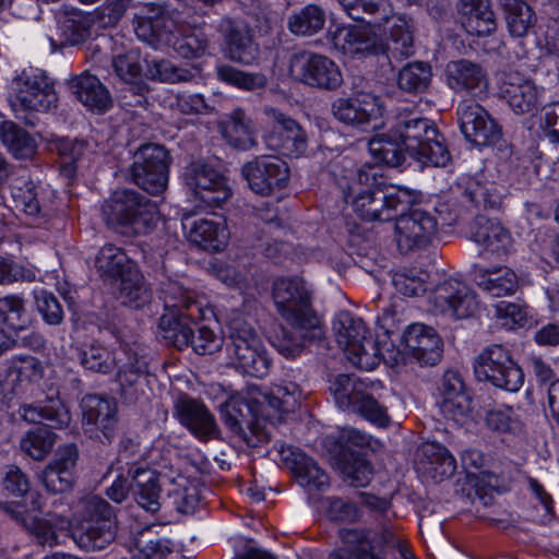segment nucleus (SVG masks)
I'll list each match as a JSON object with an SVG mask.
<instances>
[{
  "label": "nucleus",
  "instance_id": "nucleus-54",
  "mask_svg": "<svg viewBox=\"0 0 559 559\" xmlns=\"http://www.w3.org/2000/svg\"><path fill=\"white\" fill-rule=\"evenodd\" d=\"M56 435L46 427L28 431L20 441L21 450L35 461H43L52 450Z\"/></svg>",
  "mask_w": 559,
  "mask_h": 559
},
{
  "label": "nucleus",
  "instance_id": "nucleus-45",
  "mask_svg": "<svg viewBox=\"0 0 559 559\" xmlns=\"http://www.w3.org/2000/svg\"><path fill=\"white\" fill-rule=\"evenodd\" d=\"M190 321L185 316L163 314L158 322L163 338L179 350L189 347L193 334Z\"/></svg>",
  "mask_w": 559,
  "mask_h": 559
},
{
  "label": "nucleus",
  "instance_id": "nucleus-28",
  "mask_svg": "<svg viewBox=\"0 0 559 559\" xmlns=\"http://www.w3.org/2000/svg\"><path fill=\"white\" fill-rule=\"evenodd\" d=\"M370 25H350L338 28L334 34L335 46L340 47L344 53L350 56L383 52L384 45L371 29Z\"/></svg>",
  "mask_w": 559,
  "mask_h": 559
},
{
  "label": "nucleus",
  "instance_id": "nucleus-59",
  "mask_svg": "<svg viewBox=\"0 0 559 559\" xmlns=\"http://www.w3.org/2000/svg\"><path fill=\"white\" fill-rule=\"evenodd\" d=\"M11 195L14 205L28 216H37L40 213V204L34 183L22 178L14 179L10 183Z\"/></svg>",
  "mask_w": 559,
  "mask_h": 559
},
{
  "label": "nucleus",
  "instance_id": "nucleus-64",
  "mask_svg": "<svg viewBox=\"0 0 559 559\" xmlns=\"http://www.w3.org/2000/svg\"><path fill=\"white\" fill-rule=\"evenodd\" d=\"M353 411L358 413L366 420L381 428L388 427L391 423L386 407L366 392L360 396L359 402L355 405Z\"/></svg>",
  "mask_w": 559,
  "mask_h": 559
},
{
  "label": "nucleus",
  "instance_id": "nucleus-21",
  "mask_svg": "<svg viewBox=\"0 0 559 559\" xmlns=\"http://www.w3.org/2000/svg\"><path fill=\"white\" fill-rule=\"evenodd\" d=\"M15 85V99L22 109L48 111L57 107L58 97L53 83L46 75L23 73L16 79Z\"/></svg>",
  "mask_w": 559,
  "mask_h": 559
},
{
  "label": "nucleus",
  "instance_id": "nucleus-61",
  "mask_svg": "<svg viewBox=\"0 0 559 559\" xmlns=\"http://www.w3.org/2000/svg\"><path fill=\"white\" fill-rule=\"evenodd\" d=\"M368 146L372 156L388 166L399 167L405 160V150L385 135L373 138Z\"/></svg>",
  "mask_w": 559,
  "mask_h": 559
},
{
  "label": "nucleus",
  "instance_id": "nucleus-34",
  "mask_svg": "<svg viewBox=\"0 0 559 559\" xmlns=\"http://www.w3.org/2000/svg\"><path fill=\"white\" fill-rule=\"evenodd\" d=\"M460 14L462 26L473 36H489L497 28L489 0H461Z\"/></svg>",
  "mask_w": 559,
  "mask_h": 559
},
{
  "label": "nucleus",
  "instance_id": "nucleus-33",
  "mask_svg": "<svg viewBox=\"0 0 559 559\" xmlns=\"http://www.w3.org/2000/svg\"><path fill=\"white\" fill-rule=\"evenodd\" d=\"M448 85L455 92L472 93L487 86V72L480 63L467 59L450 61L445 67Z\"/></svg>",
  "mask_w": 559,
  "mask_h": 559
},
{
  "label": "nucleus",
  "instance_id": "nucleus-25",
  "mask_svg": "<svg viewBox=\"0 0 559 559\" xmlns=\"http://www.w3.org/2000/svg\"><path fill=\"white\" fill-rule=\"evenodd\" d=\"M403 343L409 355L420 365L435 366L442 357V341L438 333L425 324H412L403 334Z\"/></svg>",
  "mask_w": 559,
  "mask_h": 559
},
{
  "label": "nucleus",
  "instance_id": "nucleus-36",
  "mask_svg": "<svg viewBox=\"0 0 559 559\" xmlns=\"http://www.w3.org/2000/svg\"><path fill=\"white\" fill-rule=\"evenodd\" d=\"M472 239L486 251L498 255L507 254L511 246L509 231L497 221L477 216L471 227Z\"/></svg>",
  "mask_w": 559,
  "mask_h": 559
},
{
  "label": "nucleus",
  "instance_id": "nucleus-41",
  "mask_svg": "<svg viewBox=\"0 0 559 559\" xmlns=\"http://www.w3.org/2000/svg\"><path fill=\"white\" fill-rule=\"evenodd\" d=\"M475 281L481 289L493 297L512 295L519 286L516 274L506 266L496 270L479 269L475 273Z\"/></svg>",
  "mask_w": 559,
  "mask_h": 559
},
{
  "label": "nucleus",
  "instance_id": "nucleus-23",
  "mask_svg": "<svg viewBox=\"0 0 559 559\" xmlns=\"http://www.w3.org/2000/svg\"><path fill=\"white\" fill-rule=\"evenodd\" d=\"M159 294L167 311L165 314L185 316L193 322L203 319V304L199 295L180 282L170 278L163 281Z\"/></svg>",
  "mask_w": 559,
  "mask_h": 559
},
{
  "label": "nucleus",
  "instance_id": "nucleus-63",
  "mask_svg": "<svg viewBox=\"0 0 559 559\" xmlns=\"http://www.w3.org/2000/svg\"><path fill=\"white\" fill-rule=\"evenodd\" d=\"M37 412L43 417V423L47 421L52 428H63L69 426L71 415L64 403L60 399L48 397L45 402H36Z\"/></svg>",
  "mask_w": 559,
  "mask_h": 559
},
{
  "label": "nucleus",
  "instance_id": "nucleus-37",
  "mask_svg": "<svg viewBox=\"0 0 559 559\" xmlns=\"http://www.w3.org/2000/svg\"><path fill=\"white\" fill-rule=\"evenodd\" d=\"M128 361L124 362L117 373L120 384L121 397L128 403H135L143 393L144 381L147 376V364L144 357L136 353H126Z\"/></svg>",
  "mask_w": 559,
  "mask_h": 559
},
{
  "label": "nucleus",
  "instance_id": "nucleus-11",
  "mask_svg": "<svg viewBox=\"0 0 559 559\" xmlns=\"http://www.w3.org/2000/svg\"><path fill=\"white\" fill-rule=\"evenodd\" d=\"M183 180L194 199L205 207H219L231 197L225 177L204 162L186 166Z\"/></svg>",
  "mask_w": 559,
  "mask_h": 559
},
{
  "label": "nucleus",
  "instance_id": "nucleus-16",
  "mask_svg": "<svg viewBox=\"0 0 559 559\" xmlns=\"http://www.w3.org/2000/svg\"><path fill=\"white\" fill-rule=\"evenodd\" d=\"M543 88L519 71L504 72L499 83V97L516 115L532 114L540 105Z\"/></svg>",
  "mask_w": 559,
  "mask_h": 559
},
{
  "label": "nucleus",
  "instance_id": "nucleus-60",
  "mask_svg": "<svg viewBox=\"0 0 559 559\" xmlns=\"http://www.w3.org/2000/svg\"><path fill=\"white\" fill-rule=\"evenodd\" d=\"M146 76L166 83L188 82L193 78L190 70L180 68L169 60H152L147 62Z\"/></svg>",
  "mask_w": 559,
  "mask_h": 559
},
{
  "label": "nucleus",
  "instance_id": "nucleus-18",
  "mask_svg": "<svg viewBox=\"0 0 559 559\" xmlns=\"http://www.w3.org/2000/svg\"><path fill=\"white\" fill-rule=\"evenodd\" d=\"M82 425L85 431L103 435L110 443L118 430V406L114 399L97 394L85 395L81 401Z\"/></svg>",
  "mask_w": 559,
  "mask_h": 559
},
{
  "label": "nucleus",
  "instance_id": "nucleus-43",
  "mask_svg": "<svg viewBox=\"0 0 559 559\" xmlns=\"http://www.w3.org/2000/svg\"><path fill=\"white\" fill-rule=\"evenodd\" d=\"M508 29L512 36L523 37L536 23L532 8L523 0H501Z\"/></svg>",
  "mask_w": 559,
  "mask_h": 559
},
{
  "label": "nucleus",
  "instance_id": "nucleus-6",
  "mask_svg": "<svg viewBox=\"0 0 559 559\" xmlns=\"http://www.w3.org/2000/svg\"><path fill=\"white\" fill-rule=\"evenodd\" d=\"M333 332L340 348L355 366L368 370L378 364V343L360 318L348 311H340L333 321Z\"/></svg>",
  "mask_w": 559,
  "mask_h": 559
},
{
  "label": "nucleus",
  "instance_id": "nucleus-17",
  "mask_svg": "<svg viewBox=\"0 0 559 559\" xmlns=\"http://www.w3.org/2000/svg\"><path fill=\"white\" fill-rule=\"evenodd\" d=\"M221 413L225 425L248 445L257 447L259 443L270 441L267 431L255 418L250 404L246 400L241 397L229 399L221 406Z\"/></svg>",
  "mask_w": 559,
  "mask_h": 559
},
{
  "label": "nucleus",
  "instance_id": "nucleus-55",
  "mask_svg": "<svg viewBox=\"0 0 559 559\" xmlns=\"http://www.w3.org/2000/svg\"><path fill=\"white\" fill-rule=\"evenodd\" d=\"M86 147V142L79 140L62 139L57 142L61 175L68 179H72L75 176L79 163L84 157Z\"/></svg>",
  "mask_w": 559,
  "mask_h": 559
},
{
  "label": "nucleus",
  "instance_id": "nucleus-2",
  "mask_svg": "<svg viewBox=\"0 0 559 559\" xmlns=\"http://www.w3.org/2000/svg\"><path fill=\"white\" fill-rule=\"evenodd\" d=\"M105 224L124 237L145 236L159 222L157 204L131 189L115 191L102 205Z\"/></svg>",
  "mask_w": 559,
  "mask_h": 559
},
{
  "label": "nucleus",
  "instance_id": "nucleus-62",
  "mask_svg": "<svg viewBox=\"0 0 559 559\" xmlns=\"http://www.w3.org/2000/svg\"><path fill=\"white\" fill-rule=\"evenodd\" d=\"M487 427L500 433H520L523 431V423L515 416L512 407L490 409L485 417Z\"/></svg>",
  "mask_w": 559,
  "mask_h": 559
},
{
  "label": "nucleus",
  "instance_id": "nucleus-24",
  "mask_svg": "<svg viewBox=\"0 0 559 559\" xmlns=\"http://www.w3.org/2000/svg\"><path fill=\"white\" fill-rule=\"evenodd\" d=\"M175 21L165 7L146 4L145 13L135 16V33L139 38L151 45H170L174 39Z\"/></svg>",
  "mask_w": 559,
  "mask_h": 559
},
{
  "label": "nucleus",
  "instance_id": "nucleus-52",
  "mask_svg": "<svg viewBox=\"0 0 559 559\" xmlns=\"http://www.w3.org/2000/svg\"><path fill=\"white\" fill-rule=\"evenodd\" d=\"M0 322L14 331L25 330L31 319L27 314L25 300L19 295L0 297Z\"/></svg>",
  "mask_w": 559,
  "mask_h": 559
},
{
  "label": "nucleus",
  "instance_id": "nucleus-30",
  "mask_svg": "<svg viewBox=\"0 0 559 559\" xmlns=\"http://www.w3.org/2000/svg\"><path fill=\"white\" fill-rule=\"evenodd\" d=\"M75 98L88 110L104 114L112 106V98L96 75L83 72L69 82Z\"/></svg>",
  "mask_w": 559,
  "mask_h": 559
},
{
  "label": "nucleus",
  "instance_id": "nucleus-12",
  "mask_svg": "<svg viewBox=\"0 0 559 559\" xmlns=\"http://www.w3.org/2000/svg\"><path fill=\"white\" fill-rule=\"evenodd\" d=\"M241 175L252 192L269 197L288 185L289 167L280 157L262 155L243 164Z\"/></svg>",
  "mask_w": 559,
  "mask_h": 559
},
{
  "label": "nucleus",
  "instance_id": "nucleus-48",
  "mask_svg": "<svg viewBox=\"0 0 559 559\" xmlns=\"http://www.w3.org/2000/svg\"><path fill=\"white\" fill-rule=\"evenodd\" d=\"M431 78V67L423 61H415L400 70L397 85L404 92L419 94L428 90Z\"/></svg>",
  "mask_w": 559,
  "mask_h": 559
},
{
  "label": "nucleus",
  "instance_id": "nucleus-40",
  "mask_svg": "<svg viewBox=\"0 0 559 559\" xmlns=\"http://www.w3.org/2000/svg\"><path fill=\"white\" fill-rule=\"evenodd\" d=\"M344 11L354 21L365 22V14L371 19L367 21L373 26H381L393 16V7L388 0H338Z\"/></svg>",
  "mask_w": 559,
  "mask_h": 559
},
{
  "label": "nucleus",
  "instance_id": "nucleus-49",
  "mask_svg": "<svg viewBox=\"0 0 559 559\" xmlns=\"http://www.w3.org/2000/svg\"><path fill=\"white\" fill-rule=\"evenodd\" d=\"M301 400V390L297 383L283 382L273 385L270 393L263 394L262 404L281 413L295 412Z\"/></svg>",
  "mask_w": 559,
  "mask_h": 559
},
{
  "label": "nucleus",
  "instance_id": "nucleus-57",
  "mask_svg": "<svg viewBox=\"0 0 559 559\" xmlns=\"http://www.w3.org/2000/svg\"><path fill=\"white\" fill-rule=\"evenodd\" d=\"M337 405L344 409H352L365 393L362 383L347 374H338L330 386Z\"/></svg>",
  "mask_w": 559,
  "mask_h": 559
},
{
  "label": "nucleus",
  "instance_id": "nucleus-32",
  "mask_svg": "<svg viewBox=\"0 0 559 559\" xmlns=\"http://www.w3.org/2000/svg\"><path fill=\"white\" fill-rule=\"evenodd\" d=\"M135 502L144 510L156 513L160 509V474L148 467H135L129 473Z\"/></svg>",
  "mask_w": 559,
  "mask_h": 559
},
{
  "label": "nucleus",
  "instance_id": "nucleus-7",
  "mask_svg": "<svg viewBox=\"0 0 559 559\" xmlns=\"http://www.w3.org/2000/svg\"><path fill=\"white\" fill-rule=\"evenodd\" d=\"M228 337L229 357L237 369L257 378L269 373L271 358L261 336L250 323L240 319L233 320Z\"/></svg>",
  "mask_w": 559,
  "mask_h": 559
},
{
  "label": "nucleus",
  "instance_id": "nucleus-13",
  "mask_svg": "<svg viewBox=\"0 0 559 559\" xmlns=\"http://www.w3.org/2000/svg\"><path fill=\"white\" fill-rule=\"evenodd\" d=\"M395 222V240L401 253L426 248L435 237L438 223L435 215L425 210H413Z\"/></svg>",
  "mask_w": 559,
  "mask_h": 559
},
{
  "label": "nucleus",
  "instance_id": "nucleus-1",
  "mask_svg": "<svg viewBox=\"0 0 559 559\" xmlns=\"http://www.w3.org/2000/svg\"><path fill=\"white\" fill-rule=\"evenodd\" d=\"M277 312L289 328H282L274 347L286 358L299 356L308 343L320 338V319L311 307L310 294L300 278L283 277L273 283Z\"/></svg>",
  "mask_w": 559,
  "mask_h": 559
},
{
  "label": "nucleus",
  "instance_id": "nucleus-22",
  "mask_svg": "<svg viewBox=\"0 0 559 559\" xmlns=\"http://www.w3.org/2000/svg\"><path fill=\"white\" fill-rule=\"evenodd\" d=\"M437 309L456 319H465L478 308L475 294L462 282L448 280L439 284L432 293Z\"/></svg>",
  "mask_w": 559,
  "mask_h": 559
},
{
  "label": "nucleus",
  "instance_id": "nucleus-20",
  "mask_svg": "<svg viewBox=\"0 0 559 559\" xmlns=\"http://www.w3.org/2000/svg\"><path fill=\"white\" fill-rule=\"evenodd\" d=\"M174 412L180 424L198 439L207 441L218 437L215 418L201 401L181 393L175 401Z\"/></svg>",
  "mask_w": 559,
  "mask_h": 559
},
{
  "label": "nucleus",
  "instance_id": "nucleus-4",
  "mask_svg": "<svg viewBox=\"0 0 559 559\" xmlns=\"http://www.w3.org/2000/svg\"><path fill=\"white\" fill-rule=\"evenodd\" d=\"M115 509L100 496L87 495L76 504L75 522L70 536L85 551H98L108 547L117 536Z\"/></svg>",
  "mask_w": 559,
  "mask_h": 559
},
{
  "label": "nucleus",
  "instance_id": "nucleus-31",
  "mask_svg": "<svg viewBox=\"0 0 559 559\" xmlns=\"http://www.w3.org/2000/svg\"><path fill=\"white\" fill-rule=\"evenodd\" d=\"M1 509L19 525H21L40 546L53 547L58 544V535L48 520L32 514L20 502H5Z\"/></svg>",
  "mask_w": 559,
  "mask_h": 559
},
{
  "label": "nucleus",
  "instance_id": "nucleus-44",
  "mask_svg": "<svg viewBox=\"0 0 559 559\" xmlns=\"http://www.w3.org/2000/svg\"><path fill=\"white\" fill-rule=\"evenodd\" d=\"M189 240L200 248L219 251L226 242V229L218 223L201 218L193 223L189 230Z\"/></svg>",
  "mask_w": 559,
  "mask_h": 559
},
{
  "label": "nucleus",
  "instance_id": "nucleus-10",
  "mask_svg": "<svg viewBox=\"0 0 559 559\" xmlns=\"http://www.w3.org/2000/svg\"><path fill=\"white\" fill-rule=\"evenodd\" d=\"M289 72L296 80L321 90L335 91L343 83L341 70L332 59L308 51L293 55Z\"/></svg>",
  "mask_w": 559,
  "mask_h": 559
},
{
  "label": "nucleus",
  "instance_id": "nucleus-5",
  "mask_svg": "<svg viewBox=\"0 0 559 559\" xmlns=\"http://www.w3.org/2000/svg\"><path fill=\"white\" fill-rule=\"evenodd\" d=\"M350 198L354 212L368 222L391 221L416 200L413 191L393 186L373 187V189L354 187V197Z\"/></svg>",
  "mask_w": 559,
  "mask_h": 559
},
{
  "label": "nucleus",
  "instance_id": "nucleus-14",
  "mask_svg": "<svg viewBox=\"0 0 559 559\" xmlns=\"http://www.w3.org/2000/svg\"><path fill=\"white\" fill-rule=\"evenodd\" d=\"M273 122L272 130L266 135V144L289 158H298L308 150V135L305 129L292 117L275 109H265Z\"/></svg>",
  "mask_w": 559,
  "mask_h": 559
},
{
  "label": "nucleus",
  "instance_id": "nucleus-47",
  "mask_svg": "<svg viewBox=\"0 0 559 559\" xmlns=\"http://www.w3.org/2000/svg\"><path fill=\"white\" fill-rule=\"evenodd\" d=\"M324 24V10L317 4H308L289 16L287 27L295 35L311 36L319 33Z\"/></svg>",
  "mask_w": 559,
  "mask_h": 559
},
{
  "label": "nucleus",
  "instance_id": "nucleus-35",
  "mask_svg": "<svg viewBox=\"0 0 559 559\" xmlns=\"http://www.w3.org/2000/svg\"><path fill=\"white\" fill-rule=\"evenodd\" d=\"M418 457L419 469L437 483L451 477L455 473V459L440 443L428 442L423 444Z\"/></svg>",
  "mask_w": 559,
  "mask_h": 559
},
{
  "label": "nucleus",
  "instance_id": "nucleus-56",
  "mask_svg": "<svg viewBox=\"0 0 559 559\" xmlns=\"http://www.w3.org/2000/svg\"><path fill=\"white\" fill-rule=\"evenodd\" d=\"M133 545V559H164L171 551L168 542L156 538L152 527L141 530Z\"/></svg>",
  "mask_w": 559,
  "mask_h": 559
},
{
  "label": "nucleus",
  "instance_id": "nucleus-26",
  "mask_svg": "<svg viewBox=\"0 0 559 559\" xmlns=\"http://www.w3.org/2000/svg\"><path fill=\"white\" fill-rule=\"evenodd\" d=\"M338 535L343 546L333 550L328 559H382L377 551L376 533L365 528H342Z\"/></svg>",
  "mask_w": 559,
  "mask_h": 559
},
{
  "label": "nucleus",
  "instance_id": "nucleus-58",
  "mask_svg": "<svg viewBox=\"0 0 559 559\" xmlns=\"http://www.w3.org/2000/svg\"><path fill=\"white\" fill-rule=\"evenodd\" d=\"M216 73L221 81L245 91L262 90L267 83L262 73L243 72L229 64L217 67Z\"/></svg>",
  "mask_w": 559,
  "mask_h": 559
},
{
  "label": "nucleus",
  "instance_id": "nucleus-27",
  "mask_svg": "<svg viewBox=\"0 0 559 559\" xmlns=\"http://www.w3.org/2000/svg\"><path fill=\"white\" fill-rule=\"evenodd\" d=\"M284 465L292 472L298 484L309 489L322 490L330 484L329 476L304 452L294 448L281 451Z\"/></svg>",
  "mask_w": 559,
  "mask_h": 559
},
{
  "label": "nucleus",
  "instance_id": "nucleus-8",
  "mask_svg": "<svg viewBox=\"0 0 559 559\" xmlns=\"http://www.w3.org/2000/svg\"><path fill=\"white\" fill-rule=\"evenodd\" d=\"M474 374L478 381L509 392H518L524 383V373L504 346L491 344L474 359Z\"/></svg>",
  "mask_w": 559,
  "mask_h": 559
},
{
  "label": "nucleus",
  "instance_id": "nucleus-38",
  "mask_svg": "<svg viewBox=\"0 0 559 559\" xmlns=\"http://www.w3.org/2000/svg\"><path fill=\"white\" fill-rule=\"evenodd\" d=\"M224 139L235 148L250 150L257 146L254 126L241 108L234 109L222 123Z\"/></svg>",
  "mask_w": 559,
  "mask_h": 559
},
{
  "label": "nucleus",
  "instance_id": "nucleus-51",
  "mask_svg": "<svg viewBox=\"0 0 559 559\" xmlns=\"http://www.w3.org/2000/svg\"><path fill=\"white\" fill-rule=\"evenodd\" d=\"M80 361L84 369L104 374L111 372L117 365L115 354L108 347L98 343L85 346L81 350Z\"/></svg>",
  "mask_w": 559,
  "mask_h": 559
},
{
  "label": "nucleus",
  "instance_id": "nucleus-46",
  "mask_svg": "<svg viewBox=\"0 0 559 559\" xmlns=\"http://www.w3.org/2000/svg\"><path fill=\"white\" fill-rule=\"evenodd\" d=\"M0 139L16 158H29L36 150L35 140L12 121L0 123Z\"/></svg>",
  "mask_w": 559,
  "mask_h": 559
},
{
  "label": "nucleus",
  "instance_id": "nucleus-39",
  "mask_svg": "<svg viewBox=\"0 0 559 559\" xmlns=\"http://www.w3.org/2000/svg\"><path fill=\"white\" fill-rule=\"evenodd\" d=\"M95 267L104 280H121L136 269L124 250L114 243H106L98 250Z\"/></svg>",
  "mask_w": 559,
  "mask_h": 559
},
{
  "label": "nucleus",
  "instance_id": "nucleus-53",
  "mask_svg": "<svg viewBox=\"0 0 559 559\" xmlns=\"http://www.w3.org/2000/svg\"><path fill=\"white\" fill-rule=\"evenodd\" d=\"M92 20L81 11L66 12L60 20L61 37L64 44L79 45L91 35Z\"/></svg>",
  "mask_w": 559,
  "mask_h": 559
},
{
  "label": "nucleus",
  "instance_id": "nucleus-50",
  "mask_svg": "<svg viewBox=\"0 0 559 559\" xmlns=\"http://www.w3.org/2000/svg\"><path fill=\"white\" fill-rule=\"evenodd\" d=\"M388 58L401 61L414 53V36L407 22L402 19L392 25L390 29L389 43L384 47Z\"/></svg>",
  "mask_w": 559,
  "mask_h": 559
},
{
  "label": "nucleus",
  "instance_id": "nucleus-15",
  "mask_svg": "<svg viewBox=\"0 0 559 559\" xmlns=\"http://www.w3.org/2000/svg\"><path fill=\"white\" fill-rule=\"evenodd\" d=\"M217 31L225 44L226 57L242 66H252L260 58V48L248 23L239 19L223 17Z\"/></svg>",
  "mask_w": 559,
  "mask_h": 559
},
{
  "label": "nucleus",
  "instance_id": "nucleus-42",
  "mask_svg": "<svg viewBox=\"0 0 559 559\" xmlns=\"http://www.w3.org/2000/svg\"><path fill=\"white\" fill-rule=\"evenodd\" d=\"M119 299L133 309H141L151 302L152 292L138 269L120 280Z\"/></svg>",
  "mask_w": 559,
  "mask_h": 559
},
{
  "label": "nucleus",
  "instance_id": "nucleus-29",
  "mask_svg": "<svg viewBox=\"0 0 559 559\" xmlns=\"http://www.w3.org/2000/svg\"><path fill=\"white\" fill-rule=\"evenodd\" d=\"M377 97L370 94H356L336 98L331 106L333 117L350 127H362L371 121L376 112Z\"/></svg>",
  "mask_w": 559,
  "mask_h": 559
},
{
  "label": "nucleus",
  "instance_id": "nucleus-9",
  "mask_svg": "<svg viewBox=\"0 0 559 559\" xmlns=\"http://www.w3.org/2000/svg\"><path fill=\"white\" fill-rule=\"evenodd\" d=\"M168 151L158 144L147 143L138 150L132 165L133 181L151 194L162 193L168 183Z\"/></svg>",
  "mask_w": 559,
  "mask_h": 559
},
{
  "label": "nucleus",
  "instance_id": "nucleus-3",
  "mask_svg": "<svg viewBox=\"0 0 559 559\" xmlns=\"http://www.w3.org/2000/svg\"><path fill=\"white\" fill-rule=\"evenodd\" d=\"M390 132L405 152L423 165L444 167L451 160L443 134L428 118L413 112L399 114Z\"/></svg>",
  "mask_w": 559,
  "mask_h": 559
},
{
  "label": "nucleus",
  "instance_id": "nucleus-19",
  "mask_svg": "<svg viewBox=\"0 0 559 559\" xmlns=\"http://www.w3.org/2000/svg\"><path fill=\"white\" fill-rule=\"evenodd\" d=\"M461 130L467 141L477 146H487L499 141L501 131L487 110L474 102L459 105Z\"/></svg>",
  "mask_w": 559,
  "mask_h": 559
}]
</instances>
